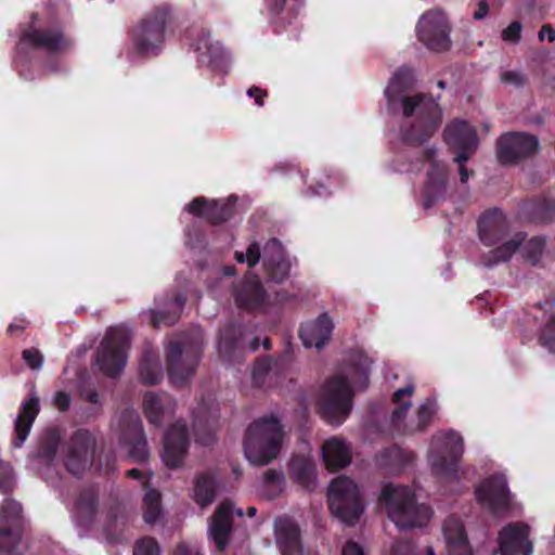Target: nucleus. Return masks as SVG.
I'll return each mask as SVG.
<instances>
[{
  "label": "nucleus",
  "instance_id": "1",
  "mask_svg": "<svg viewBox=\"0 0 555 555\" xmlns=\"http://www.w3.org/2000/svg\"><path fill=\"white\" fill-rule=\"evenodd\" d=\"M414 74L408 67H400L392 76L385 95L396 108L400 104L405 119L400 126L402 142L411 146H421L429 141L442 124V109L430 94L405 92L413 87Z\"/></svg>",
  "mask_w": 555,
  "mask_h": 555
},
{
  "label": "nucleus",
  "instance_id": "2",
  "mask_svg": "<svg viewBox=\"0 0 555 555\" xmlns=\"http://www.w3.org/2000/svg\"><path fill=\"white\" fill-rule=\"evenodd\" d=\"M372 360L361 350L349 352L345 360V373L336 374L324 383L319 400V413L321 417L333 426L341 425L353 408L354 393L352 385L359 389H365L370 383Z\"/></svg>",
  "mask_w": 555,
  "mask_h": 555
},
{
  "label": "nucleus",
  "instance_id": "3",
  "mask_svg": "<svg viewBox=\"0 0 555 555\" xmlns=\"http://www.w3.org/2000/svg\"><path fill=\"white\" fill-rule=\"evenodd\" d=\"M478 237L488 247L496 246L481 256V263L493 268L508 262L527 238V233L519 231L504 241L509 232V222L500 208H489L477 220Z\"/></svg>",
  "mask_w": 555,
  "mask_h": 555
},
{
  "label": "nucleus",
  "instance_id": "4",
  "mask_svg": "<svg viewBox=\"0 0 555 555\" xmlns=\"http://www.w3.org/2000/svg\"><path fill=\"white\" fill-rule=\"evenodd\" d=\"M283 440V425L276 416L255 420L244 438L245 456L255 466L267 465L279 456Z\"/></svg>",
  "mask_w": 555,
  "mask_h": 555
},
{
  "label": "nucleus",
  "instance_id": "5",
  "mask_svg": "<svg viewBox=\"0 0 555 555\" xmlns=\"http://www.w3.org/2000/svg\"><path fill=\"white\" fill-rule=\"evenodd\" d=\"M379 503L385 506L390 520L400 529L423 527L431 517V508L424 503H417L415 493L406 486L385 485Z\"/></svg>",
  "mask_w": 555,
  "mask_h": 555
},
{
  "label": "nucleus",
  "instance_id": "6",
  "mask_svg": "<svg viewBox=\"0 0 555 555\" xmlns=\"http://www.w3.org/2000/svg\"><path fill=\"white\" fill-rule=\"evenodd\" d=\"M203 356V344L196 336L180 335L166 349L168 376L175 386H184L195 374Z\"/></svg>",
  "mask_w": 555,
  "mask_h": 555
},
{
  "label": "nucleus",
  "instance_id": "7",
  "mask_svg": "<svg viewBox=\"0 0 555 555\" xmlns=\"http://www.w3.org/2000/svg\"><path fill=\"white\" fill-rule=\"evenodd\" d=\"M171 23V11L166 4L147 13L131 31L133 47L140 55H157L165 42L166 28Z\"/></svg>",
  "mask_w": 555,
  "mask_h": 555
},
{
  "label": "nucleus",
  "instance_id": "8",
  "mask_svg": "<svg viewBox=\"0 0 555 555\" xmlns=\"http://www.w3.org/2000/svg\"><path fill=\"white\" fill-rule=\"evenodd\" d=\"M331 513L348 526L358 522L364 511L358 486L348 477L331 481L327 492Z\"/></svg>",
  "mask_w": 555,
  "mask_h": 555
},
{
  "label": "nucleus",
  "instance_id": "9",
  "mask_svg": "<svg viewBox=\"0 0 555 555\" xmlns=\"http://www.w3.org/2000/svg\"><path fill=\"white\" fill-rule=\"evenodd\" d=\"M131 345V335L124 327H109L96 351V363L108 377H117L124 371Z\"/></svg>",
  "mask_w": 555,
  "mask_h": 555
},
{
  "label": "nucleus",
  "instance_id": "10",
  "mask_svg": "<svg viewBox=\"0 0 555 555\" xmlns=\"http://www.w3.org/2000/svg\"><path fill=\"white\" fill-rule=\"evenodd\" d=\"M31 18L33 22L21 31L16 47L17 52L29 47L35 50H43L49 54H61L72 48L73 41L64 34L61 26L36 27L34 22L37 20V14L34 13Z\"/></svg>",
  "mask_w": 555,
  "mask_h": 555
},
{
  "label": "nucleus",
  "instance_id": "11",
  "mask_svg": "<svg viewBox=\"0 0 555 555\" xmlns=\"http://www.w3.org/2000/svg\"><path fill=\"white\" fill-rule=\"evenodd\" d=\"M119 441L127 448L131 463L143 464L149 461L150 451L139 414L132 409H125L119 416Z\"/></svg>",
  "mask_w": 555,
  "mask_h": 555
},
{
  "label": "nucleus",
  "instance_id": "12",
  "mask_svg": "<svg viewBox=\"0 0 555 555\" xmlns=\"http://www.w3.org/2000/svg\"><path fill=\"white\" fill-rule=\"evenodd\" d=\"M436 154L435 147H428L422 153L423 159L430 164L422 191V205L425 209L443 202L447 195L449 169L446 163L436 159Z\"/></svg>",
  "mask_w": 555,
  "mask_h": 555
},
{
  "label": "nucleus",
  "instance_id": "13",
  "mask_svg": "<svg viewBox=\"0 0 555 555\" xmlns=\"http://www.w3.org/2000/svg\"><path fill=\"white\" fill-rule=\"evenodd\" d=\"M539 149V139L527 132H507L496 141V158L501 165H517L531 157Z\"/></svg>",
  "mask_w": 555,
  "mask_h": 555
},
{
  "label": "nucleus",
  "instance_id": "14",
  "mask_svg": "<svg viewBox=\"0 0 555 555\" xmlns=\"http://www.w3.org/2000/svg\"><path fill=\"white\" fill-rule=\"evenodd\" d=\"M464 451V441L460 434L450 430L440 439L439 448L431 450L430 464L436 475L455 477Z\"/></svg>",
  "mask_w": 555,
  "mask_h": 555
},
{
  "label": "nucleus",
  "instance_id": "15",
  "mask_svg": "<svg viewBox=\"0 0 555 555\" xmlns=\"http://www.w3.org/2000/svg\"><path fill=\"white\" fill-rule=\"evenodd\" d=\"M417 37L433 51H447L451 46L450 26L446 14L440 10H430L422 15L417 26Z\"/></svg>",
  "mask_w": 555,
  "mask_h": 555
},
{
  "label": "nucleus",
  "instance_id": "16",
  "mask_svg": "<svg viewBox=\"0 0 555 555\" xmlns=\"http://www.w3.org/2000/svg\"><path fill=\"white\" fill-rule=\"evenodd\" d=\"M236 201L235 195L225 199H207L204 196H197L190 202L186 210L212 225H219L229 221L236 214Z\"/></svg>",
  "mask_w": 555,
  "mask_h": 555
},
{
  "label": "nucleus",
  "instance_id": "17",
  "mask_svg": "<svg viewBox=\"0 0 555 555\" xmlns=\"http://www.w3.org/2000/svg\"><path fill=\"white\" fill-rule=\"evenodd\" d=\"M95 440L86 429H78L74 433L67 444L65 456L66 469L75 475H81L93 464V449Z\"/></svg>",
  "mask_w": 555,
  "mask_h": 555
},
{
  "label": "nucleus",
  "instance_id": "18",
  "mask_svg": "<svg viewBox=\"0 0 555 555\" xmlns=\"http://www.w3.org/2000/svg\"><path fill=\"white\" fill-rule=\"evenodd\" d=\"M259 346L260 340L258 337H253L250 340H247L246 331L240 323L231 321L219 330L218 350L224 361L232 362L236 352L244 349L256 352Z\"/></svg>",
  "mask_w": 555,
  "mask_h": 555
},
{
  "label": "nucleus",
  "instance_id": "19",
  "mask_svg": "<svg viewBox=\"0 0 555 555\" xmlns=\"http://www.w3.org/2000/svg\"><path fill=\"white\" fill-rule=\"evenodd\" d=\"M476 500L493 515L511 508L509 490L506 479L501 475L486 478L475 490Z\"/></svg>",
  "mask_w": 555,
  "mask_h": 555
},
{
  "label": "nucleus",
  "instance_id": "20",
  "mask_svg": "<svg viewBox=\"0 0 555 555\" xmlns=\"http://www.w3.org/2000/svg\"><path fill=\"white\" fill-rule=\"evenodd\" d=\"M443 137L450 149L459 151L454 163L467 162L478 147V135L473 126L465 120H453L447 125Z\"/></svg>",
  "mask_w": 555,
  "mask_h": 555
},
{
  "label": "nucleus",
  "instance_id": "21",
  "mask_svg": "<svg viewBox=\"0 0 555 555\" xmlns=\"http://www.w3.org/2000/svg\"><path fill=\"white\" fill-rule=\"evenodd\" d=\"M22 507L15 501H5L0 515V554L15 555L21 541Z\"/></svg>",
  "mask_w": 555,
  "mask_h": 555
},
{
  "label": "nucleus",
  "instance_id": "22",
  "mask_svg": "<svg viewBox=\"0 0 555 555\" xmlns=\"http://www.w3.org/2000/svg\"><path fill=\"white\" fill-rule=\"evenodd\" d=\"M190 446L189 429L184 423L176 422L164 436L162 459L166 467L175 469L180 467L185 459Z\"/></svg>",
  "mask_w": 555,
  "mask_h": 555
},
{
  "label": "nucleus",
  "instance_id": "23",
  "mask_svg": "<svg viewBox=\"0 0 555 555\" xmlns=\"http://www.w3.org/2000/svg\"><path fill=\"white\" fill-rule=\"evenodd\" d=\"M233 297L236 306L247 311L260 310L268 305L269 300L262 282L255 274L246 275L234 285Z\"/></svg>",
  "mask_w": 555,
  "mask_h": 555
},
{
  "label": "nucleus",
  "instance_id": "24",
  "mask_svg": "<svg viewBox=\"0 0 555 555\" xmlns=\"http://www.w3.org/2000/svg\"><path fill=\"white\" fill-rule=\"evenodd\" d=\"M530 527L524 522H513L499 532L501 555H531L533 545L529 541Z\"/></svg>",
  "mask_w": 555,
  "mask_h": 555
},
{
  "label": "nucleus",
  "instance_id": "25",
  "mask_svg": "<svg viewBox=\"0 0 555 555\" xmlns=\"http://www.w3.org/2000/svg\"><path fill=\"white\" fill-rule=\"evenodd\" d=\"M274 533L282 555H304L300 528L292 517H278L274 521Z\"/></svg>",
  "mask_w": 555,
  "mask_h": 555
},
{
  "label": "nucleus",
  "instance_id": "26",
  "mask_svg": "<svg viewBox=\"0 0 555 555\" xmlns=\"http://www.w3.org/2000/svg\"><path fill=\"white\" fill-rule=\"evenodd\" d=\"M263 267L270 281L282 283L289 274L291 263L282 243L270 238L263 247Z\"/></svg>",
  "mask_w": 555,
  "mask_h": 555
},
{
  "label": "nucleus",
  "instance_id": "27",
  "mask_svg": "<svg viewBox=\"0 0 555 555\" xmlns=\"http://www.w3.org/2000/svg\"><path fill=\"white\" fill-rule=\"evenodd\" d=\"M520 219L532 223L555 221V198L547 195L533 196L519 204Z\"/></svg>",
  "mask_w": 555,
  "mask_h": 555
},
{
  "label": "nucleus",
  "instance_id": "28",
  "mask_svg": "<svg viewBox=\"0 0 555 555\" xmlns=\"http://www.w3.org/2000/svg\"><path fill=\"white\" fill-rule=\"evenodd\" d=\"M232 515V503L230 501H223L217 506L211 516L209 533L220 552H223L230 542L233 522Z\"/></svg>",
  "mask_w": 555,
  "mask_h": 555
},
{
  "label": "nucleus",
  "instance_id": "29",
  "mask_svg": "<svg viewBox=\"0 0 555 555\" xmlns=\"http://www.w3.org/2000/svg\"><path fill=\"white\" fill-rule=\"evenodd\" d=\"M270 23L276 33L286 29L299 15L302 0H264Z\"/></svg>",
  "mask_w": 555,
  "mask_h": 555
},
{
  "label": "nucleus",
  "instance_id": "30",
  "mask_svg": "<svg viewBox=\"0 0 555 555\" xmlns=\"http://www.w3.org/2000/svg\"><path fill=\"white\" fill-rule=\"evenodd\" d=\"M333 322L323 313L314 322H308L300 326L299 337L306 348L315 347L322 349L331 339Z\"/></svg>",
  "mask_w": 555,
  "mask_h": 555
},
{
  "label": "nucleus",
  "instance_id": "31",
  "mask_svg": "<svg viewBox=\"0 0 555 555\" xmlns=\"http://www.w3.org/2000/svg\"><path fill=\"white\" fill-rule=\"evenodd\" d=\"M218 415L202 401L193 411V430L196 442L210 446L216 440Z\"/></svg>",
  "mask_w": 555,
  "mask_h": 555
},
{
  "label": "nucleus",
  "instance_id": "32",
  "mask_svg": "<svg viewBox=\"0 0 555 555\" xmlns=\"http://www.w3.org/2000/svg\"><path fill=\"white\" fill-rule=\"evenodd\" d=\"M442 531L448 555H473L464 525L459 517L449 516L443 522Z\"/></svg>",
  "mask_w": 555,
  "mask_h": 555
},
{
  "label": "nucleus",
  "instance_id": "33",
  "mask_svg": "<svg viewBox=\"0 0 555 555\" xmlns=\"http://www.w3.org/2000/svg\"><path fill=\"white\" fill-rule=\"evenodd\" d=\"M175 408V399L166 392L146 391L144 393L143 411L147 421L155 426H160L166 415L173 414Z\"/></svg>",
  "mask_w": 555,
  "mask_h": 555
},
{
  "label": "nucleus",
  "instance_id": "34",
  "mask_svg": "<svg viewBox=\"0 0 555 555\" xmlns=\"http://www.w3.org/2000/svg\"><path fill=\"white\" fill-rule=\"evenodd\" d=\"M39 411L40 404L37 396H33L22 403L14 423V438L12 440L14 448H21L23 446Z\"/></svg>",
  "mask_w": 555,
  "mask_h": 555
},
{
  "label": "nucleus",
  "instance_id": "35",
  "mask_svg": "<svg viewBox=\"0 0 555 555\" xmlns=\"http://www.w3.org/2000/svg\"><path fill=\"white\" fill-rule=\"evenodd\" d=\"M322 456L326 468L331 472H337L351 462V452L346 442L339 438L333 437L326 440L322 447Z\"/></svg>",
  "mask_w": 555,
  "mask_h": 555
},
{
  "label": "nucleus",
  "instance_id": "36",
  "mask_svg": "<svg viewBox=\"0 0 555 555\" xmlns=\"http://www.w3.org/2000/svg\"><path fill=\"white\" fill-rule=\"evenodd\" d=\"M291 478L308 491L315 488L317 469L313 461L302 454H294L289 461Z\"/></svg>",
  "mask_w": 555,
  "mask_h": 555
},
{
  "label": "nucleus",
  "instance_id": "37",
  "mask_svg": "<svg viewBox=\"0 0 555 555\" xmlns=\"http://www.w3.org/2000/svg\"><path fill=\"white\" fill-rule=\"evenodd\" d=\"M186 297L182 293L173 295L170 301V308L167 310H150V321L153 327L171 326L176 324L185 306Z\"/></svg>",
  "mask_w": 555,
  "mask_h": 555
},
{
  "label": "nucleus",
  "instance_id": "38",
  "mask_svg": "<svg viewBox=\"0 0 555 555\" xmlns=\"http://www.w3.org/2000/svg\"><path fill=\"white\" fill-rule=\"evenodd\" d=\"M127 527V515L120 507H111L103 527L104 535L109 543H121Z\"/></svg>",
  "mask_w": 555,
  "mask_h": 555
},
{
  "label": "nucleus",
  "instance_id": "39",
  "mask_svg": "<svg viewBox=\"0 0 555 555\" xmlns=\"http://www.w3.org/2000/svg\"><path fill=\"white\" fill-rule=\"evenodd\" d=\"M194 500L202 507L210 505L217 494V483L211 473H201L194 481Z\"/></svg>",
  "mask_w": 555,
  "mask_h": 555
},
{
  "label": "nucleus",
  "instance_id": "40",
  "mask_svg": "<svg viewBox=\"0 0 555 555\" xmlns=\"http://www.w3.org/2000/svg\"><path fill=\"white\" fill-rule=\"evenodd\" d=\"M140 379L144 385L152 386L163 377L158 359L151 352H144L139 363Z\"/></svg>",
  "mask_w": 555,
  "mask_h": 555
},
{
  "label": "nucleus",
  "instance_id": "41",
  "mask_svg": "<svg viewBox=\"0 0 555 555\" xmlns=\"http://www.w3.org/2000/svg\"><path fill=\"white\" fill-rule=\"evenodd\" d=\"M284 485L283 472L269 468L263 473L261 495L267 500H274L283 492Z\"/></svg>",
  "mask_w": 555,
  "mask_h": 555
},
{
  "label": "nucleus",
  "instance_id": "42",
  "mask_svg": "<svg viewBox=\"0 0 555 555\" xmlns=\"http://www.w3.org/2000/svg\"><path fill=\"white\" fill-rule=\"evenodd\" d=\"M98 505V492L93 488L83 489L76 501L78 513L83 516L88 522L93 520Z\"/></svg>",
  "mask_w": 555,
  "mask_h": 555
},
{
  "label": "nucleus",
  "instance_id": "43",
  "mask_svg": "<svg viewBox=\"0 0 555 555\" xmlns=\"http://www.w3.org/2000/svg\"><path fill=\"white\" fill-rule=\"evenodd\" d=\"M144 521L154 524L159 518L162 513V495L155 489L146 490L143 498Z\"/></svg>",
  "mask_w": 555,
  "mask_h": 555
},
{
  "label": "nucleus",
  "instance_id": "44",
  "mask_svg": "<svg viewBox=\"0 0 555 555\" xmlns=\"http://www.w3.org/2000/svg\"><path fill=\"white\" fill-rule=\"evenodd\" d=\"M545 248V238L534 236L525 245L524 257L532 264L537 266L543 255Z\"/></svg>",
  "mask_w": 555,
  "mask_h": 555
},
{
  "label": "nucleus",
  "instance_id": "45",
  "mask_svg": "<svg viewBox=\"0 0 555 555\" xmlns=\"http://www.w3.org/2000/svg\"><path fill=\"white\" fill-rule=\"evenodd\" d=\"M203 47L206 49L208 65L212 68H222L227 62L223 48L218 42H209L208 39L203 41Z\"/></svg>",
  "mask_w": 555,
  "mask_h": 555
},
{
  "label": "nucleus",
  "instance_id": "46",
  "mask_svg": "<svg viewBox=\"0 0 555 555\" xmlns=\"http://www.w3.org/2000/svg\"><path fill=\"white\" fill-rule=\"evenodd\" d=\"M539 344L550 352L555 353V313L550 317L548 321L541 328Z\"/></svg>",
  "mask_w": 555,
  "mask_h": 555
},
{
  "label": "nucleus",
  "instance_id": "47",
  "mask_svg": "<svg viewBox=\"0 0 555 555\" xmlns=\"http://www.w3.org/2000/svg\"><path fill=\"white\" fill-rule=\"evenodd\" d=\"M436 413L435 400L427 399L417 410V429L425 430Z\"/></svg>",
  "mask_w": 555,
  "mask_h": 555
},
{
  "label": "nucleus",
  "instance_id": "48",
  "mask_svg": "<svg viewBox=\"0 0 555 555\" xmlns=\"http://www.w3.org/2000/svg\"><path fill=\"white\" fill-rule=\"evenodd\" d=\"M133 555H160V547L156 539L144 537L137 541Z\"/></svg>",
  "mask_w": 555,
  "mask_h": 555
},
{
  "label": "nucleus",
  "instance_id": "49",
  "mask_svg": "<svg viewBox=\"0 0 555 555\" xmlns=\"http://www.w3.org/2000/svg\"><path fill=\"white\" fill-rule=\"evenodd\" d=\"M272 371V360L268 357H260L256 360L253 370V380L256 385H261L264 377Z\"/></svg>",
  "mask_w": 555,
  "mask_h": 555
},
{
  "label": "nucleus",
  "instance_id": "50",
  "mask_svg": "<svg viewBox=\"0 0 555 555\" xmlns=\"http://www.w3.org/2000/svg\"><path fill=\"white\" fill-rule=\"evenodd\" d=\"M522 24L519 21H513L501 33L504 42L516 44L521 39Z\"/></svg>",
  "mask_w": 555,
  "mask_h": 555
},
{
  "label": "nucleus",
  "instance_id": "51",
  "mask_svg": "<svg viewBox=\"0 0 555 555\" xmlns=\"http://www.w3.org/2000/svg\"><path fill=\"white\" fill-rule=\"evenodd\" d=\"M22 359L31 370H38L42 366L43 356L36 348L25 349L22 352Z\"/></svg>",
  "mask_w": 555,
  "mask_h": 555
},
{
  "label": "nucleus",
  "instance_id": "52",
  "mask_svg": "<svg viewBox=\"0 0 555 555\" xmlns=\"http://www.w3.org/2000/svg\"><path fill=\"white\" fill-rule=\"evenodd\" d=\"M245 257L248 268L256 267L261 258L260 245L257 242L250 243L249 246L247 247Z\"/></svg>",
  "mask_w": 555,
  "mask_h": 555
},
{
  "label": "nucleus",
  "instance_id": "53",
  "mask_svg": "<svg viewBox=\"0 0 555 555\" xmlns=\"http://www.w3.org/2000/svg\"><path fill=\"white\" fill-rule=\"evenodd\" d=\"M53 402L59 411L66 412L70 406L72 398L68 392L61 390L54 395Z\"/></svg>",
  "mask_w": 555,
  "mask_h": 555
},
{
  "label": "nucleus",
  "instance_id": "54",
  "mask_svg": "<svg viewBox=\"0 0 555 555\" xmlns=\"http://www.w3.org/2000/svg\"><path fill=\"white\" fill-rule=\"evenodd\" d=\"M501 79L504 83L513 85L516 87L522 86L525 83V76L519 72L515 70H506L502 74Z\"/></svg>",
  "mask_w": 555,
  "mask_h": 555
},
{
  "label": "nucleus",
  "instance_id": "55",
  "mask_svg": "<svg viewBox=\"0 0 555 555\" xmlns=\"http://www.w3.org/2000/svg\"><path fill=\"white\" fill-rule=\"evenodd\" d=\"M476 2H472L469 7H475L473 11V18L476 21L483 20L489 13V4L488 0H475Z\"/></svg>",
  "mask_w": 555,
  "mask_h": 555
},
{
  "label": "nucleus",
  "instance_id": "56",
  "mask_svg": "<svg viewBox=\"0 0 555 555\" xmlns=\"http://www.w3.org/2000/svg\"><path fill=\"white\" fill-rule=\"evenodd\" d=\"M390 555H418L415 551V546L411 542H399L391 548Z\"/></svg>",
  "mask_w": 555,
  "mask_h": 555
},
{
  "label": "nucleus",
  "instance_id": "57",
  "mask_svg": "<svg viewBox=\"0 0 555 555\" xmlns=\"http://www.w3.org/2000/svg\"><path fill=\"white\" fill-rule=\"evenodd\" d=\"M57 451V442L55 439H50L40 447V454L48 460H53Z\"/></svg>",
  "mask_w": 555,
  "mask_h": 555
},
{
  "label": "nucleus",
  "instance_id": "58",
  "mask_svg": "<svg viewBox=\"0 0 555 555\" xmlns=\"http://www.w3.org/2000/svg\"><path fill=\"white\" fill-rule=\"evenodd\" d=\"M398 404L399 405L391 413V422L393 424L401 422L406 416V413L411 406L410 401H406L403 403H398Z\"/></svg>",
  "mask_w": 555,
  "mask_h": 555
},
{
  "label": "nucleus",
  "instance_id": "59",
  "mask_svg": "<svg viewBox=\"0 0 555 555\" xmlns=\"http://www.w3.org/2000/svg\"><path fill=\"white\" fill-rule=\"evenodd\" d=\"M384 455L387 457L399 459L402 462H409L412 459V453H408L398 447H391L385 450Z\"/></svg>",
  "mask_w": 555,
  "mask_h": 555
},
{
  "label": "nucleus",
  "instance_id": "60",
  "mask_svg": "<svg viewBox=\"0 0 555 555\" xmlns=\"http://www.w3.org/2000/svg\"><path fill=\"white\" fill-rule=\"evenodd\" d=\"M247 94L248 96L250 98H254L255 99V103L258 105V106H263L264 104V99L267 98V91L259 88V87H256V86H253L250 87L248 90H247Z\"/></svg>",
  "mask_w": 555,
  "mask_h": 555
},
{
  "label": "nucleus",
  "instance_id": "61",
  "mask_svg": "<svg viewBox=\"0 0 555 555\" xmlns=\"http://www.w3.org/2000/svg\"><path fill=\"white\" fill-rule=\"evenodd\" d=\"M341 555H364V552L357 542L350 540L343 547Z\"/></svg>",
  "mask_w": 555,
  "mask_h": 555
},
{
  "label": "nucleus",
  "instance_id": "62",
  "mask_svg": "<svg viewBox=\"0 0 555 555\" xmlns=\"http://www.w3.org/2000/svg\"><path fill=\"white\" fill-rule=\"evenodd\" d=\"M539 40L543 41L545 37L550 42L555 41V29L550 24H544L539 30Z\"/></svg>",
  "mask_w": 555,
  "mask_h": 555
},
{
  "label": "nucleus",
  "instance_id": "63",
  "mask_svg": "<svg viewBox=\"0 0 555 555\" xmlns=\"http://www.w3.org/2000/svg\"><path fill=\"white\" fill-rule=\"evenodd\" d=\"M27 324L28 322L23 319L15 321L8 326L7 333L9 335H18L26 328Z\"/></svg>",
  "mask_w": 555,
  "mask_h": 555
},
{
  "label": "nucleus",
  "instance_id": "64",
  "mask_svg": "<svg viewBox=\"0 0 555 555\" xmlns=\"http://www.w3.org/2000/svg\"><path fill=\"white\" fill-rule=\"evenodd\" d=\"M173 555H203V554L197 548H193L185 543H180L176 547Z\"/></svg>",
  "mask_w": 555,
  "mask_h": 555
}]
</instances>
